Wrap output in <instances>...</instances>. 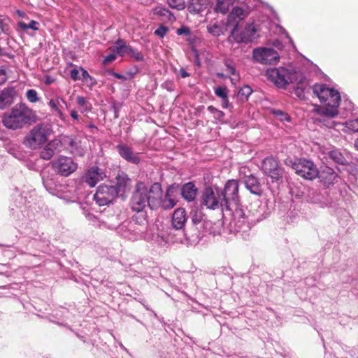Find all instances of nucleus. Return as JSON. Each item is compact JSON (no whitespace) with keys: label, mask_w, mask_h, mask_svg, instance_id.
<instances>
[{"label":"nucleus","mask_w":358,"mask_h":358,"mask_svg":"<svg viewBox=\"0 0 358 358\" xmlns=\"http://www.w3.org/2000/svg\"><path fill=\"white\" fill-rule=\"evenodd\" d=\"M207 209L217 211L222 215V222L206 220L200 232L201 239L207 234L215 236L225 230L223 224H227L228 234L246 232L251 229L253 222L266 218L275 208V203H203Z\"/></svg>","instance_id":"f257e3e1"},{"label":"nucleus","mask_w":358,"mask_h":358,"mask_svg":"<svg viewBox=\"0 0 358 358\" xmlns=\"http://www.w3.org/2000/svg\"><path fill=\"white\" fill-rule=\"evenodd\" d=\"M161 203H129L132 212V221L124 222L118 226L109 224L103 220L91 213V225L104 229H117V232L124 238L130 241L141 238L143 225L148 223L147 217L149 213L157 209Z\"/></svg>","instance_id":"f03ea898"},{"label":"nucleus","mask_w":358,"mask_h":358,"mask_svg":"<svg viewBox=\"0 0 358 358\" xmlns=\"http://www.w3.org/2000/svg\"><path fill=\"white\" fill-rule=\"evenodd\" d=\"M201 201H239L238 181L229 180L224 189L204 182L201 190Z\"/></svg>","instance_id":"7ed1b4c3"},{"label":"nucleus","mask_w":358,"mask_h":358,"mask_svg":"<svg viewBox=\"0 0 358 358\" xmlns=\"http://www.w3.org/2000/svg\"><path fill=\"white\" fill-rule=\"evenodd\" d=\"M115 185H99L96 192L94 194L93 200L95 201H113L115 198L124 200L127 197L126 192L131 179L128 174L120 171L115 176Z\"/></svg>","instance_id":"20e7f679"},{"label":"nucleus","mask_w":358,"mask_h":358,"mask_svg":"<svg viewBox=\"0 0 358 358\" xmlns=\"http://www.w3.org/2000/svg\"><path fill=\"white\" fill-rule=\"evenodd\" d=\"M35 120L33 110L26 103H20L3 114L1 122L7 129L16 130L35 122Z\"/></svg>","instance_id":"39448f33"},{"label":"nucleus","mask_w":358,"mask_h":358,"mask_svg":"<svg viewBox=\"0 0 358 358\" xmlns=\"http://www.w3.org/2000/svg\"><path fill=\"white\" fill-rule=\"evenodd\" d=\"M203 206H205L203 203H201L200 206L194 205L191 207L189 215H187L190 220L185 231V236L190 245H196L201 241V234L198 231L201 230L203 224L207 220L204 219V214L202 211Z\"/></svg>","instance_id":"423d86ee"},{"label":"nucleus","mask_w":358,"mask_h":358,"mask_svg":"<svg viewBox=\"0 0 358 358\" xmlns=\"http://www.w3.org/2000/svg\"><path fill=\"white\" fill-rule=\"evenodd\" d=\"M286 166L291 167L295 173L304 179L313 180L319 174V171L313 161L305 158L292 159L287 158L284 161Z\"/></svg>","instance_id":"0eeeda50"},{"label":"nucleus","mask_w":358,"mask_h":358,"mask_svg":"<svg viewBox=\"0 0 358 358\" xmlns=\"http://www.w3.org/2000/svg\"><path fill=\"white\" fill-rule=\"evenodd\" d=\"M313 93L319 98L321 103L327 106H338L341 95L338 90L330 88L325 84H315L313 87Z\"/></svg>","instance_id":"6e6552de"},{"label":"nucleus","mask_w":358,"mask_h":358,"mask_svg":"<svg viewBox=\"0 0 358 358\" xmlns=\"http://www.w3.org/2000/svg\"><path fill=\"white\" fill-rule=\"evenodd\" d=\"M238 29V24L235 25L229 35V38H233L237 43H250L259 37L258 30L254 22L247 24L240 33Z\"/></svg>","instance_id":"1a4fd4ad"},{"label":"nucleus","mask_w":358,"mask_h":358,"mask_svg":"<svg viewBox=\"0 0 358 358\" xmlns=\"http://www.w3.org/2000/svg\"><path fill=\"white\" fill-rule=\"evenodd\" d=\"M262 168L265 175L272 179V182L281 183L282 182L285 170L279 166L278 160L273 156L264 159Z\"/></svg>","instance_id":"9d476101"},{"label":"nucleus","mask_w":358,"mask_h":358,"mask_svg":"<svg viewBox=\"0 0 358 358\" xmlns=\"http://www.w3.org/2000/svg\"><path fill=\"white\" fill-rule=\"evenodd\" d=\"M48 129L43 124L34 127L26 136L24 143L31 149H36L47 140Z\"/></svg>","instance_id":"9b49d317"},{"label":"nucleus","mask_w":358,"mask_h":358,"mask_svg":"<svg viewBox=\"0 0 358 358\" xmlns=\"http://www.w3.org/2000/svg\"><path fill=\"white\" fill-rule=\"evenodd\" d=\"M252 58L262 64H275L279 62L280 56L273 48H257L252 51Z\"/></svg>","instance_id":"f8f14e48"},{"label":"nucleus","mask_w":358,"mask_h":358,"mask_svg":"<svg viewBox=\"0 0 358 358\" xmlns=\"http://www.w3.org/2000/svg\"><path fill=\"white\" fill-rule=\"evenodd\" d=\"M51 163L54 171L62 176L67 177L77 169V164L69 157L60 156Z\"/></svg>","instance_id":"ddd939ff"},{"label":"nucleus","mask_w":358,"mask_h":358,"mask_svg":"<svg viewBox=\"0 0 358 358\" xmlns=\"http://www.w3.org/2000/svg\"><path fill=\"white\" fill-rule=\"evenodd\" d=\"M266 76L270 81L278 88H285L287 85L288 69L284 67L269 68L266 71Z\"/></svg>","instance_id":"4468645a"},{"label":"nucleus","mask_w":358,"mask_h":358,"mask_svg":"<svg viewBox=\"0 0 358 358\" xmlns=\"http://www.w3.org/2000/svg\"><path fill=\"white\" fill-rule=\"evenodd\" d=\"M299 203H278V214L287 223H293L299 211Z\"/></svg>","instance_id":"2eb2a0df"},{"label":"nucleus","mask_w":358,"mask_h":358,"mask_svg":"<svg viewBox=\"0 0 358 358\" xmlns=\"http://www.w3.org/2000/svg\"><path fill=\"white\" fill-rule=\"evenodd\" d=\"M203 188V185L201 187H198L195 181H189L180 185V196L185 201H195L196 197L199 196V200L201 201V190Z\"/></svg>","instance_id":"dca6fc26"},{"label":"nucleus","mask_w":358,"mask_h":358,"mask_svg":"<svg viewBox=\"0 0 358 358\" xmlns=\"http://www.w3.org/2000/svg\"><path fill=\"white\" fill-rule=\"evenodd\" d=\"M324 154L329 159L337 164L347 166L350 164L349 154L345 150L332 146L331 148H327Z\"/></svg>","instance_id":"f3484780"},{"label":"nucleus","mask_w":358,"mask_h":358,"mask_svg":"<svg viewBox=\"0 0 358 358\" xmlns=\"http://www.w3.org/2000/svg\"><path fill=\"white\" fill-rule=\"evenodd\" d=\"M115 149L120 157L126 162L136 165L140 164L141 158L139 153L134 152L132 147L126 143H120L115 146Z\"/></svg>","instance_id":"a211bd4d"},{"label":"nucleus","mask_w":358,"mask_h":358,"mask_svg":"<svg viewBox=\"0 0 358 358\" xmlns=\"http://www.w3.org/2000/svg\"><path fill=\"white\" fill-rule=\"evenodd\" d=\"M62 148V142L58 139H54L42 148L40 157L44 160H50L54 155L61 152Z\"/></svg>","instance_id":"6ab92c4d"},{"label":"nucleus","mask_w":358,"mask_h":358,"mask_svg":"<svg viewBox=\"0 0 358 358\" xmlns=\"http://www.w3.org/2000/svg\"><path fill=\"white\" fill-rule=\"evenodd\" d=\"M242 180L245 188L252 194L257 196H261L263 194V190L259 179L254 174L250 173L247 175L245 173Z\"/></svg>","instance_id":"aec40b11"},{"label":"nucleus","mask_w":358,"mask_h":358,"mask_svg":"<svg viewBox=\"0 0 358 358\" xmlns=\"http://www.w3.org/2000/svg\"><path fill=\"white\" fill-rule=\"evenodd\" d=\"M248 15V12L241 7L235 6L232 8L231 11L227 16L226 26L233 27L238 24L241 20H244Z\"/></svg>","instance_id":"412c9836"},{"label":"nucleus","mask_w":358,"mask_h":358,"mask_svg":"<svg viewBox=\"0 0 358 358\" xmlns=\"http://www.w3.org/2000/svg\"><path fill=\"white\" fill-rule=\"evenodd\" d=\"M148 187L143 181H138L131 194V201H149Z\"/></svg>","instance_id":"4be33fe9"},{"label":"nucleus","mask_w":358,"mask_h":358,"mask_svg":"<svg viewBox=\"0 0 358 358\" xmlns=\"http://www.w3.org/2000/svg\"><path fill=\"white\" fill-rule=\"evenodd\" d=\"M17 92L13 87H7L0 91V109L10 106L15 100Z\"/></svg>","instance_id":"5701e85b"},{"label":"nucleus","mask_w":358,"mask_h":358,"mask_svg":"<svg viewBox=\"0 0 358 358\" xmlns=\"http://www.w3.org/2000/svg\"><path fill=\"white\" fill-rule=\"evenodd\" d=\"M156 227L155 225L150 227L148 226L147 224L143 225V234L141 238H143L148 242H153L158 244H161L164 241V237L159 236L156 231Z\"/></svg>","instance_id":"b1692460"},{"label":"nucleus","mask_w":358,"mask_h":358,"mask_svg":"<svg viewBox=\"0 0 358 358\" xmlns=\"http://www.w3.org/2000/svg\"><path fill=\"white\" fill-rule=\"evenodd\" d=\"M337 173L334 170L329 166L323 168L320 171L317 178H319L320 181L327 186L333 185L337 182L338 178Z\"/></svg>","instance_id":"393cba45"},{"label":"nucleus","mask_w":358,"mask_h":358,"mask_svg":"<svg viewBox=\"0 0 358 358\" xmlns=\"http://www.w3.org/2000/svg\"><path fill=\"white\" fill-rule=\"evenodd\" d=\"M187 215L185 209L178 208L176 209L172 215L171 224L176 229H182L185 226V223L187 221Z\"/></svg>","instance_id":"a878e982"},{"label":"nucleus","mask_w":358,"mask_h":358,"mask_svg":"<svg viewBox=\"0 0 358 358\" xmlns=\"http://www.w3.org/2000/svg\"><path fill=\"white\" fill-rule=\"evenodd\" d=\"M208 0H189L187 10L193 15L199 14L207 9Z\"/></svg>","instance_id":"bb28decb"},{"label":"nucleus","mask_w":358,"mask_h":358,"mask_svg":"<svg viewBox=\"0 0 358 358\" xmlns=\"http://www.w3.org/2000/svg\"><path fill=\"white\" fill-rule=\"evenodd\" d=\"M107 178L106 169L97 166H91V187Z\"/></svg>","instance_id":"cd10ccee"},{"label":"nucleus","mask_w":358,"mask_h":358,"mask_svg":"<svg viewBox=\"0 0 358 358\" xmlns=\"http://www.w3.org/2000/svg\"><path fill=\"white\" fill-rule=\"evenodd\" d=\"M131 48V46L127 45L124 39L118 38L115 42V45L113 47H110V49L113 52H115L118 56L123 57L126 55H128Z\"/></svg>","instance_id":"c85d7f7f"},{"label":"nucleus","mask_w":358,"mask_h":358,"mask_svg":"<svg viewBox=\"0 0 358 358\" xmlns=\"http://www.w3.org/2000/svg\"><path fill=\"white\" fill-rule=\"evenodd\" d=\"M163 190L159 182H154L150 188H148L149 201H163L162 200Z\"/></svg>","instance_id":"c756f323"},{"label":"nucleus","mask_w":358,"mask_h":358,"mask_svg":"<svg viewBox=\"0 0 358 358\" xmlns=\"http://www.w3.org/2000/svg\"><path fill=\"white\" fill-rule=\"evenodd\" d=\"M178 194H180V185L174 182L167 187L164 201H176L175 198Z\"/></svg>","instance_id":"7c9ffc66"},{"label":"nucleus","mask_w":358,"mask_h":358,"mask_svg":"<svg viewBox=\"0 0 358 358\" xmlns=\"http://www.w3.org/2000/svg\"><path fill=\"white\" fill-rule=\"evenodd\" d=\"M234 3V0H215L214 11L216 13L225 15L229 12V6Z\"/></svg>","instance_id":"2f4dec72"},{"label":"nucleus","mask_w":358,"mask_h":358,"mask_svg":"<svg viewBox=\"0 0 358 358\" xmlns=\"http://www.w3.org/2000/svg\"><path fill=\"white\" fill-rule=\"evenodd\" d=\"M338 106H328L324 108H320L317 110L318 114L326 116L328 117H334L338 113Z\"/></svg>","instance_id":"473e14b6"},{"label":"nucleus","mask_w":358,"mask_h":358,"mask_svg":"<svg viewBox=\"0 0 358 358\" xmlns=\"http://www.w3.org/2000/svg\"><path fill=\"white\" fill-rule=\"evenodd\" d=\"M287 85L291 83H298V85L301 84L303 79L304 78L301 74H299L296 71L288 69Z\"/></svg>","instance_id":"72a5a7b5"},{"label":"nucleus","mask_w":358,"mask_h":358,"mask_svg":"<svg viewBox=\"0 0 358 358\" xmlns=\"http://www.w3.org/2000/svg\"><path fill=\"white\" fill-rule=\"evenodd\" d=\"M157 13L162 17H166L169 21L173 22L176 20V17L173 14L166 8H159L157 11Z\"/></svg>","instance_id":"f704fd0d"},{"label":"nucleus","mask_w":358,"mask_h":358,"mask_svg":"<svg viewBox=\"0 0 358 358\" xmlns=\"http://www.w3.org/2000/svg\"><path fill=\"white\" fill-rule=\"evenodd\" d=\"M252 93V89L251 87L245 85L238 90V96H239L241 99H244L245 100H248V98Z\"/></svg>","instance_id":"c9c22d12"},{"label":"nucleus","mask_w":358,"mask_h":358,"mask_svg":"<svg viewBox=\"0 0 358 358\" xmlns=\"http://www.w3.org/2000/svg\"><path fill=\"white\" fill-rule=\"evenodd\" d=\"M18 27L23 30H27L29 29L36 31L38 29V22L35 20H31L29 24H26L24 22H19L17 24Z\"/></svg>","instance_id":"e433bc0d"},{"label":"nucleus","mask_w":358,"mask_h":358,"mask_svg":"<svg viewBox=\"0 0 358 358\" xmlns=\"http://www.w3.org/2000/svg\"><path fill=\"white\" fill-rule=\"evenodd\" d=\"M208 31L214 36H219L222 34V28L217 24H214L207 27Z\"/></svg>","instance_id":"4c0bfd02"},{"label":"nucleus","mask_w":358,"mask_h":358,"mask_svg":"<svg viewBox=\"0 0 358 358\" xmlns=\"http://www.w3.org/2000/svg\"><path fill=\"white\" fill-rule=\"evenodd\" d=\"M128 55L137 62L144 60V57L142 55V53L140 51H138L137 49H135L132 47L129 50V52Z\"/></svg>","instance_id":"58836bf2"},{"label":"nucleus","mask_w":358,"mask_h":358,"mask_svg":"<svg viewBox=\"0 0 358 358\" xmlns=\"http://www.w3.org/2000/svg\"><path fill=\"white\" fill-rule=\"evenodd\" d=\"M26 97L31 103H36L39 100L37 92L34 89H29L26 92Z\"/></svg>","instance_id":"ea45409f"},{"label":"nucleus","mask_w":358,"mask_h":358,"mask_svg":"<svg viewBox=\"0 0 358 358\" xmlns=\"http://www.w3.org/2000/svg\"><path fill=\"white\" fill-rule=\"evenodd\" d=\"M168 3L171 8L178 10H181L185 7L183 0H168Z\"/></svg>","instance_id":"a19ab883"},{"label":"nucleus","mask_w":358,"mask_h":358,"mask_svg":"<svg viewBox=\"0 0 358 358\" xmlns=\"http://www.w3.org/2000/svg\"><path fill=\"white\" fill-rule=\"evenodd\" d=\"M273 114L275 115L280 121L290 122V116L281 110H275L273 111Z\"/></svg>","instance_id":"79ce46f5"},{"label":"nucleus","mask_w":358,"mask_h":358,"mask_svg":"<svg viewBox=\"0 0 358 358\" xmlns=\"http://www.w3.org/2000/svg\"><path fill=\"white\" fill-rule=\"evenodd\" d=\"M215 94L222 99H226L228 96L227 89L225 87L219 86L215 88Z\"/></svg>","instance_id":"37998d69"},{"label":"nucleus","mask_w":358,"mask_h":358,"mask_svg":"<svg viewBox=\"0 0 358 358\" xmlns=\"http://www.w3.org/2000/svg\"><path fill=\"white\" fill-rule=\"evenodd\" d=\"M117 56V55L114 52L108 55L107 56L103 57V59L102 62L103 64V65L109 64L110 63L113 62V61H115L116 59Z\"/></svg>","instance_id":"c03bdc74"},{"label":"nucleus","mask_w":358,"mask_h":358,"mask_svg":"<svg viewBox=\"0 0 358 358\" xmlns=\"http://www.w3.org/2000/svg\"><path fill=\"white\" fill-rule=\"evenodd\" d=\"M347 127L353 131L358 132V117L355 120L348 121L347 122Z\"/></svg>","instance_id":"a18cd8bd"},{"label":"nucleus","mask_w":358,"mask_h":358,"mask_svg":"<svg viewBox=\"0 0 358 358\" xmlns=\"http://www.w3.org/2000/svg\"><path fill=\"white\" fill-rule=\"evenodd\" d=\"M169 31L168 27L165 26H160L155 31V34L157 36L163 38Z\"/></svg>","instance_id":"49530a36"},{"label":"nucleus","mask_w":358,"mask_h":358,"mask_svg":"<svg viewBox=\"0 0 358 358\" xmlns=\"http://www.w3.org/2000/svg\"><path fill=\"white\" fill-rule=\"evenodd\" d=\"M162 87L166 90L169 92H173L175 90V85L173 81L166 80L162 84Z\"/></svg>","instance_id":"de8ad7c7"},{"label":"nucleus","mask_w":358,"mask_h":358,"mask_svg":"<svg viewBox=\"0 0 358 358\" xmlns=\"http://www.w3.org/2000/svg\"><path fill=\"white\" fill-rule=\"evenodd\" d=\"M176 33L178 35H186L189 36L191 34L190 29L187 26H181L179 29H177Z\"/></svg>","instance_id":"09e8293b"},{"label":"nucleus","mask_w":358,"mask_h":358,"mask_svg":"<svg viewBox=\"0 0 358 358\" xmlns=\"http://www.w3.org/2000/svg\"><path fill=\"white\" fill-rule=\"evenodd\" d=\"M224 65L226 66V69L227 71H229L231 75L236 76V74H238L236 71V69L234 66L231 65L230 62L228 61H226L224 62Z\"/></svg>","instance_id":"8fccbe9b"},{"label":"nucleus","mask_w":358,"mask_h":358,"mask_svg":"<svg viewBox=\"0 0 358 358\" xmlns=\"http://www.w3.org/2000/svg\"><path fill=\"white\" fill-rule=\"evenodd\" d=\"M107 73L109 76H113L117 79H120V80H127V78L124 75L119 73H116L112 69H108L107 71Z\"/></svg>","instance_id":"3c124183"},{"label":"nucleus","mask_w":358,"mask_h":358,"mask_svg":"<svg viewBox=\"0 0 358 358\" xmlns=\"http://www.w3.org/2000/svg\"><path fill=\"white\" fill-rule=\"evenodd\" d=\"M341 280L344 283H351L354 280V278L350 276L348 271L346 273H343L341 277Z\"/></svg>","instance_id":"603ef678"},{"label":"nucleus","mask_w":358,"mask_h":358,"mask_svg":"<svg viewBox=\"0 0 358 358\" xmlns=\"http://www.w3.org/2000/svg\"><path fill=\"white\" fill-rule=\"evenodd\" d=\"M42 180H43V185L45 187L46 189H48V187H50L52 186V185L53 184V182L51 179L46 178L45 173H44V172L42 173Z\"/></svg>","instance_id":"864d4df0"},{"label":"nucleus","mask_w":358,"mask_h":358,"mask_svg":"<svg viewBox=\"0 0 358 358\" xmlns=\"http://www.w3.org/2000/svg\"><path fill=\"white\" fill-rule=\"evenodd\" d=\"M7 80L6 71L0 68V85L4 84Z\"/></svg>","instance_id":"5fc2aeb1"},{"label":"nucleus","mask_w":358,"mask_h":358,"mask_svg":"<svg viewBox=\"0 0 358 358\" xmlns=\"http://www.w3.org/2000/svg\"><path fill=\"white\" fill-rule=\"evenodd\" d=\"M304 90L305 89L302 86H300V85H299L295 88V94L298 97L302 99L304 95Z\"/></svg>","instance_id":"6e6d98bb"},{"label":"nucleus","mask_w":358,"mask_h":358,"mask_svg":"<svg viewBox=\"0 0 358 358\" xmlns=\"http://www.w3.org/2000/svg\"><path fill=\"white\" fill-rule=\"evenodd\" d=\"M94 248L95 251L98 253V255L101 256H105L107 253L105 249L99 246L98 244L94 245Z\"/></svg>","instance_id":"4d7b16f0"},{"label":"nucleus","mask_w":358,"mask_h":358,"mask_svg":"<svg viewBox=\"0 0 358 358\" xmlns=\"http://www.w3.org/2000/svg\"><path fill=\"white\" fill-rule=\"evenodd\" d=\"M70 76H71V78L73 80H77L78 79L80 78V73L79 71L74 69H72L71 71V73H70Z\"/></svg>","instance_id":"13d9d810"},{"label":"nucleus","mask_w":358,"mask_h":358,"mask_svg":"<svg viewBox=\"0 0 358 358\" xmlns=\"http://www.w3.org/2000/svg\"><path fill=\"white\" fill-rule=\"evenodd\" d=\"M79 203L80 204V208L83 210V213L87 217L90 215V213L88 212V210L86 209V208L88 206L90 203L85 202V203Z\"/></svg>","instance_id":"bf43d9fd"},{"label":"nucleus","mask_w":358,"mask_h":358,"mask_svg":"<svg viewBox=\"0 0 358 358\" xmlns=\"http://www.w3.org/2000/svg\"><path fill=\"white\" fill-rule=\"evenodd\" d=\"M83 182L90 185V169L85 171V176L82 178Z\"/></svg>","instance_id":"052dcab7"},{"label":"nucleus","mask_w":358,"mask_h":358,"mask_svg":"<svg viewBox=\"0 0 358 358\" xmlns=\"http://www.w3.org/2000/svg\"><path fill=\"white\" fill-rule=\"evenodd\" d=\"M86 103H87V101L84 97H83V96L77 97V103H78V106L84 107L85 105L86 104Z\"/></svg>","instance_id":"680f3d73"},{"label":"nucleus","mask_w":358,"mask_h":358,"mask_svg":"<svg viewBox=\"0 0 358 358\" xmlns=\"http://www.w3.org/2000/svg\"><path fill=\"white\" fill-rule=\"evenodd\" d=\"M225 113L223 111L219 110V111L216 113V115L214 118L220 122H222Z\"/></svg>","instance_id":"e2e57ef3"},{"label":"nucleus","mask_w":358,"mask_h":358,"mask_svg":"<svg viewBox=\"0 0 358 358\" xmlns=\"http://www.w3.org/2000/svg\"><path fill=\"white\" fill-rule=\"evenodd\" d=\"M179 74H180V77L183 78L189 77L190 76V74L189 73H187V71L184 68H181L179 70Z\"/></svg>","instance_id":"0e129e2a"},{"label":"nucleus","mask_w":358,"mask_h":358,"mask_svg":"<svg viewBox=\"0 0 358 358\" xmlns=\"http://www.w3.org/2000/svg\"><path fill=\"white\" fill-rule=\"evenodd\" d=\"M59 103V100L57 99V101H55V100L53 99H51L50 101H49V106L55 109V110H57V104Z\"/></svg>","instance_id":"69168bd1"},{"label":"nucleus","mask_w":358,"mask_h":358,"mask_svg":"<svg viewBox=\"0 0 358 358\" xmlns=\"http://www.w3.org/2000/svg\"><path fill=\"white\" fill-rule=\"evenodd\" d=\"M343 104L345 105V110H351L352 107V103L349 100H345L343 102Z\"/></svg>","instance_id":"338daca9"},{"label":"nucleus","mask_w":358,"mask_h":358,"mask_svg":"<svg viewBox=\"0 0 358 358\" xmlns=\"http://www.w3.org/2000/svg\"><path fill=\"white\" fill-rule=\"evenodd\" d=\"M208 111L212 113L213 115H214V117H215L216 115V113L219 111L218 109H217L216 108H215L214 106H209L208 107Z\"/></svg>","instance_id":"774afa93"}]
</instances>
